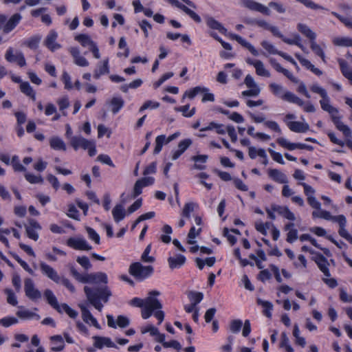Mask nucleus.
<instances>
[{
	"mask_svg": "<svg viewBox=\"0 0 352 352\" xmlns=\"http://www.w3.org/2000/svg\"><path fill=\"white\" fill-rule=\"evenodd\" d=\"M57 104L59 107V110L63 112V116H67L65 110L69 107V101L67 96H63L57 100Z\"/></svg>",
	"mask_w": 352,
	"mask_h": 352,
	"instance_id": "de8ad7c7",
	"label": "nucleus"
},
{
	"mask_svg": "<svg viewBox=\"0 0 352 352\" xmlns=\"http://www.w3.org/2000/svg\"><path fill=\"white\" fill-rule=\"evenodd\" d=\"M17 316H19L21 319H31L35 318L36 320L40 319V316L36 313H34L28 309H22L19 310L16 312Z\"/></svg>",
	"mask_w": 352,
	"mask_h": 352,
	"instance_id": "a19ab883",
	"label": "nucleus"
},
{
	"mask_svg": "<svg viewBox=\"0 0 352 352\" xmlns=\"http://www.w3.org/2000/svg\"><path fill=\"white\" fill-rule=\"evenodd\" d=\"M261 45L266 51L272 54H277L281 56V54L283 52L278 50L272 43L267 41H262Z\"/></svg>",
	"mask_w": 352,
	"mask_h": 352,
	"instance_id": "09e8293b",
	"label": "nucleus"
},
{
	"mask_svg": "<svg viewBox=\"0 0 352 352\" xmlns=\"http://www.w3.org/2000/svg\"><path fill=\"white\" fill-rule=\"evenodd\" d=\"M78 307L80 309L82 318L83 321L85 323L93 325L96 329H100V325L98 322L97 320L93 316L91 313L89 311L88 309V303L80 302L78 304Z\"/></svg>",
	"mask_w": 352,
	"mask_h": 352,
	"instance_id": "9b49d317",
	"label": "nucleus"
},
{
	"mask_svg": "<svg viewBox=\"0 0 352 352\" xmlns=\"http://www.w3.org/2000/svg\"><path fill=\"white\" fill-rule=\"evenodd\" d=\"M333 43L337 46L352 47V38L347 36L336 37L333 39Z\"/></svg>",
	"mask_w": 352,
	"mask_h": 352,
	"instance_id": "ea45409f",
	"label": "nucleus"
},
{
	"mask_svg": "<svg viewBox=\"0 0 352 352\" xmlns=\"http://www.w3.org/2000/svg\"><path fill=\"white\" fill-rule=\"evenodd\" d=\"M270 63L271 65L276 69V72L282 73L284 76H285L288 79H289L293 82H297V78L294 76V75L287 69L281 67V65L276 61V60L274 58H271L270 59Z\"/></svg>",
	"mask_w": 352,
	"mask_h": 352,
	"instance_id": "aec40b11",
	"label": "nucleus"
},
{
	"mask_svg": "<svg viewBox=\"0 0 352 352\" xmlns=\"http://www.w3.org/2000/svg\"><path fill=\"white\" fill-rule=\"evenodd\" d=\"M338 63L342 74L344 77L348 79L352 85V67H350L347 62L342 58H338Z\"/></svg>",
	"mask_w": 352,
	"mask_h": 352,
	"instance_id": "5701e85b",
	"label": "nucleus"
},
{
	"mask_svg": "<svg viewBox=\"0 0 352 352\" xmlns=\"http://www.w3.org/2000/svg\"><path fill=\"white\" fill-rule=\"evenodd\" d=\"M269 87L274 96L280 98L283 100L301 107L304 111L313 113L316 111L315 107L309 101L305 102L292 92L289 91H285L282 85L273 82L270 85Z\"/></svg>",
	"mask_w": 352,
	"mask_h": 352,
	"instance_id": "f03ea898",
	"label": "nucleus"
},
{
	"mask_svg": "<svg viewBox=\"0 0 352 352\" xmlns=\"http://www.w3.org/2000/svg\"><path fill=\"white\" fill-rule=\"evenodd\" d=\"M160 293L158 291H151L149 296L146 298L145 305L142 307V317L144 319L148 318L154 312L155 317L158 320V324H160L164 318V313L161 310L162 305L161 302L154 296H159Z\"/></svg>",
	"mask_w": 352,
	"mask_h": 352,
	"instance_id": "20e7f679",
	"label": "nucleus"
},
{
	"mask_svg": "<svg viewBox=\"0 0 352 352\" xmlns=\"http://www.w3.org/2000/svg\"><path fill=\"white\" fill-rule=\"evenodd\" d=\"M6 59L10 63H16L20 67H23L26 65V61L23 54L21 52H16L13 54L12 47H9L5 55Z\"/></svg>",
	"mask_w": 352,
	"mask_h": 352,
	"instance_id": "4468645a",
	"label": "nucleus"
},
{
	"mask_svg": "<svg viewBox=\"0 0 352 352\" xmlns=\"http://www.w3.org/2000/svg\"><path fill=\"white\" fill-rule=\"evenodd\" d=\"M69 52L74 58V63L80 67H87L89 65L88 60L80 55V50L76 47H72Z\"/></svg>",
	"mask_w": 352,
	"mask_h": 352,
	"instance_id": "f3484780",
	"label": "nucleus"
},
{
	"mask_svg": "<svg viewBox=\"0 0 352 352\" xmlns=\"http://www.w3.org/2000/svg\"><path fill=\"white\" fill-rule=\"evenodd\" d=\"M206 22L210 28L218 30L221 34L226 33V29L213 17L209 16H206Z\"/></svg>",
	"mask_w": 352,
	"mask_h": 352,
	"instance_id": "473e14b6",
	"label": "nucleus"
},
{
	"mask_svg": "<svg viewBox=\"0 0 352 352\" xmlns=\"http://www.w3.org/2000/svg\"><path fill=\"white\" fill-rule=\"evenodd\" d=\"M21 18V15L18 13L12 15L4 25L3 32L8 34L11 32L19 24Z\"/></svg>",
	"mask_w": 352,
	"mask_h": 352,
	"instance_id": "bb28decb",
	"label": "nucleus"
},
{
	"mask_svg": "<svg viewBox=\"0 0 352 352\" xmlns=\"http://www.w3.org/2000/svg\"><path fill=\"white\" fill-rule=\"evenodd\" d=\"M162 231L166 234H162L161 236V241L164 243H169L170 242L171 238L170 236H168V234H170L173 232L172 228L168 225H165L162 228Z\"/></svg>",
	"mask_w": 352,
	"mask_h": 352,
	"instance_id": "6e6d98bb",
	"label": "nucleus"
},
{
	"mask_svg": "<svg viewBox=\"0 0 352 352\" xmlns=\"http://www.w3.org/2000/svg\"><path fill=\"white\" fill-rule=\"evenodd\" d=\"M58 313H63V312H65L70 318H76L78 314V312L72 309L66 303H63L60 305V311H58Z\"/></svg>",
	"mask_w": 352,
	"mask_h": 352,
	"instance_id": "a18cd8bd",
	"label": "nucleus"
},
{
	"mask_svg": "<svg viewBox=\"0 0 352 352\" xmlns=\"http://www.w3.org/2000/svg\"><path fill=\"white\" fill-rule=\"evenodd\" d=\"M124 101L121 97H113L110 101L111 111L113 114L118 113L123 107Z\"/></svg>",
	"mask_w": 352,
	"mask_h": 352,
	"instance_id": "c9c22d12",
	"label": "nucleus"
},
{
	"mask_svg": "<svg viewBox=\"0 0 352 352\" xmlns=\"http://www.w3.org/2000/svg\"><path fill=\"white\" fill-rule=\"evenodd\" d=\"M331 14L338 19L346 28L352 29V19L342 16L336 12H331Z\"/></svg>",
	"mask_w": 352,
	"mask_h": 352,
	"instance_id": "e2e57ef3",
	"label": "nucleus"
},
{
	"mask_svg": "<svg viewBox=\"0 0 352 352\" xmlns=\"http://www.w3.org/2000/svg\"><path fill=\"white\" fill-rule=\"evenodd\" d=\"M20 89L22 93L25 94L26 96H29L30 98L32 99V100H36V93L32 89V87L30 86L29 82H23L20 84Z\"/></svg>",
	"mask_w": 352,
	"mask_h": 352,
	"instance_id": "4c0bfd02",
	"label": "nucleus"
},
{
	"mask_svg": "<svg viewBox=\"0 0 352 352\" xmlns=\"http://www.w3.org/2000/svg\"><path fill=\"white\" fill-rule=\"evenodd\" d=\"M208 156L207 155H194L191 157V160L194 161L195 163L193 166V168L197 170H204L206 169V166L202 164L207 162Z\"/></svg>",
	"mask_w": 352,
	"mask_h": 352,
	"instance_id": "f704fd0d",
	"label": "nucleus"
},
{
	"mask_svg": "<svg viewBox=\"0 0 352 352\" xmlns=\"http://www.w3.org/2000/svg\"><path fill=\"white\" fill-rule=\"evenodd\" d=\"M69 143L75 151L79 148L87 150L91 157L96 154V142L94 140L85 139L81 135H74L70 137Z\"/></svg>",
	"mask_w": 352,
	"mask_h": 352,
	"instance_id": "0eeeda50",
	"label": "nucleus"
},
{
	"mask_svg": "<svg viewBox=\"0 0 352 352\" xmlns=\"http://www.w3.org/2000/svg\"><path fill=\"white\" fill-rule=\"evenodd\" d=\"M159 107H160V103L158 102L147 100L140 107V111L142 112L147 109H157Z\"/></svg>",
	"mask_w": 352,
	"mask_h": 352,
	"instance_id": "69168bd1",
	"label": "nucleus"
},
{
	"mask_svg": "<svg viewBox=\"0 0 352 352\" xmlns=\"http://www.w3.org/2000/svg\"><path fill=\"white\" fill-rule=\"evenodd\" d=\"M75 40L80 43L82 47H88L89 50L96 44L89 35L85 34L76 35Z\"/></svg>",
	"mask_w": 352,
	"mask_h": 352,
	"instance_id": "c756f323",
	"label": "nucleus"
},
{
	"mask_svg": "<svg viewBox=\"0 0 352 352\" xmlns=\"http://www.w3.org/2000/svg\"><path fill=\"white\" fill-rule=\"evenodd\" d=\"M57 38V32L54 30H50L45 40V46L52 52H54L61 47V45L56 43Z\"/></svg>",
	"mask_w": 352,
	"mask_h": 352,
	"instance_id": "dca6fc26",
	"label": "nucleus"
},
{
	"mask_svg": "<svg viewBox=\"0 0 352 352\" xmlns=\"http://www.w3.org/2000/svg\"><path fill=\"white\" fill-rule=\"evenodd\" d=\"M297 29L302 34L309 39L310 43L316 40V34L307 25L300 23L297 25Z\"/></svg>",
	"mask_w": 352,
	"mask_h": 352,
	"instance_id": "7c9ffc66",
	"label": "nucleus"
},
{
	"mask_svg": "<svg viewBox=\"0 0 352 352\" xmlns=\"http://www.w3.org/2000/svg\"><path fill=\"white\" fill-rule=\"evenodd\" d=\"M254 68L257 75L264 77L270 76V73L265 68L262 61L260 60L256 62Z\"/></svg>",
	"mask_w": 352,
	"mask_h": 352,
	"instance_id": "8fccbe9b",
	"label": "nucleus"
},
{
	"mask_svg": "<svg viewBox=\"0 0 352 352\" xmlns=\"http://www.w3.org/2000/svg\"><path fill=\"white\" fill-rule=\"evenodd\" d=\"M39 268L42 274L56 284H62L71 292H75V287L69 279L58 274V272L45 262L39 263Z\"/></svg>",
	"mask_w": 352,
	"mask_h": 352,
	"instance_id": "39448f33",
	"label": "nucleus"
},
{
	"mask_svg": "<svg viewBox=\"0 0 352 352\" xmlns=\"http://www.w3.org/2000/svg\"><path fill=\"white\" fill-rule=\"evenodd\" d=\"M272 210L288 220L294 221L296 219L294 214L287 206L273 205Z\"/></svg>",
	"mask_w": 352,
	"mask_h": 352,
	"instance_id": "a878e982",
	"label": "nucleus"
},
{
	"mask_svg": "<svg viewBox=\"0 0 352 352\" xmlns=\"http://www.w3.org/2000/svg\"><path fill=\"white\" fill-rule=\"evenodd\" d=\"M25 179L30 184H42L43 179L41 175H35L30 173H26L24 175Z\"/></svg>",
	"mask_w": 352,
	"mask_h": 352,
	"instance_id": "603ef678",
	"label": "nucleus"
},
{
	"mask_svg": "<svg viewBox=\"0 0 352 352\" xmlns=\"http://www.w3.org/2000/svg\"><path fill=\"white\" fill-rule=\"evenodd\" d=\"M186 257L182 254H177L175 256H170L168 263L170 268L175 269L181 267L186 262Z\"/></svg>",
	"mask_w": 352,
	"mask_h": 352,
	"instance_id": "cd10ccee",
	"label": "nucleus"
},
{
	"mask_svg": "<svg viewBox=\"0 0 352 352\" xmlns=\"http://www.w3.org/2000/svg\"><path fill=\"white\" fill-rule=\"evenodd\" d=\"M268 176L274 182L280 184H287L288 179L285 173L276 168H269L267 170Z\"/></svg>",
	"mask_w": 352,
	"mask_h": 352,
	"instance_id": "a211bd4d",
	"label": "nucleus"
},
{
	"mask_svg": "<svg viewBox=\"0 0 352 352\" xmlns=\"http://www.w3.org/2000/svg\"><path fill=\"white\" fill-rule=\"evenodd\" d=\"M94 340V345L96 348L102 349L104 346H107L109 348H116V344L107 337H102V336H94L93 338Z\"/></svg>",
	"mask_w": 352,
	"mask_h": 352,
	"instance_id": "6ab92c4d",
	"label": "nucleus"
},
{
	"mask_svg": "<svg viewBox=\"0 0 352 352\" xmlns=\"http://www.w3.org/2000/svg\"><path fill=\"white\" fill-rule=\"evenodd\" d=\"M18 319L13 316H8L0 319V325L4 327H9L13 324H17Z\"/></svg>",
	"mask_w": 352,
	"mask_h": 352,
	"instance_id": "4d7b16f0",
	"label": "nucleus"
},
{
	"mask_svg": "<svg viewBox=\"0 0 352 352\" xmlns=\"http://www.w3.org/2000/svg\"><path fill=\"white\" fill-rule=\"evenodd\" d=\"M192 143V141L190 138L181 140L178 144L177 149L172 151V160H177L188 148Z\"/></svg>",
	"mask_w": 352,
	"mask_h": 352,
	"instance_id": "2eb2a0df",
	"label": "nucleus"
},
{
	"mask_svg": "<svg viewBox=\"0 0 352 352\" xmlns=\"http://www.w3.org/2000/svg\"><path fill=\"white\" fill-rule=\"evenodd\" d=\"M67 244L69 247L78 250H91L92 247L83 237H71Z\"/></svg>",
	"mask_w": 352,
	"mask_h": 352,
	"instance_id": "ddd939ff",
	"label": "nucleus"
},
{
	"mask_svg": "<svg viewBox=\"0 0 352 352\" xmlns=\"http://www.w3.org/2000/svg\"><path fill=\"white\" fill-rule=\"evenodd\" d=\"M153 271L154 269L151 265L144 266L140 262L131 263L129 268V274L138 280L148 278Z\"/></svg>",
	"mask_w": 352,
	"mask_h": 352,
	"instance_id": "6e6552de",
	"label": "nucleus"
},
{
	"mask_svg": "<svg viewBox=\"0 0 352 352\" xmlns=\"http://www.w3.org/2000/svg\"><path fill=\"white\" fill-rule=\"evenodd\" d=\"M43 295L48 304L57 311H60V305L58 302L53 292L51 289H47L44 291Z\"/></svg>",
	"mask_w": 352,
	"mask_h": 352,
	"instance_id": "393cba45",
	"label": "nucleus"
},
{
	"mask_svg": "<svg viewBox=\"0 0 352 352\" xmlns=\"http://www.w3.org/2000/svg\"><path fill=\"white\" fill-rule=\"evenodd\" d=\"M242 326H243V322H242L241 320H239V319L233 320L230 322V329L232 333H237L240 331Z\"/></svg>",
	"mask_w": 352,
	"mask_h": 352,
	"instance_id": "052dcab7",
	"label": "nucleus"
},
{
	"mask_svg": "<svg viewBox=\"0 0 352 352\" xmlns=\"http://www.w3.org/2000/svg\"><path fill=\"white\" fill-rule=\"evenodd\" d=\"M24 292L25 296L32 301L41 298V292L36 287L33 280L30 278L24 280Z\"/></svg>",
	"mask_w": 352,
	"mask_h": 352,
	"instance_id": "1a4fd4ad",
	"label": "nucleus"
},
{
	"mask_svg": "<svg viewBox=\"0 0 352 352\" xmlns=\"http://www.w3.org/2000/svg\"><path fill=\"white\" fill-rule=\"evenodd\" d=\"M309 88L312 92L318 94L321 96L322 99L320 100L321 108L330 114L336 129H338L344 125L341 121L340 116L338 115V109L330 104V98L328 96L327 91L316 83L311 85Z\"/></svg>",
	"mask_w": 352,
	"mask_h": 352,
	"instance_id": "f257e3e1",
	"label": "nucleus"
},
{
	"mask_svg": "<svg viewBox=\"0 0 352 352\" xmlns=\"http://www.w3.org/2000/svg\"><path fill=\"white\" fill-rule=\"evenodd\" d=\"M84 292L87 296L88 302L96 308L98 311H102L103 304L109 301V297L112 295L111 290L107 286L100 287H90L85 286Z\"/></svg>",
	"mask_w": 352,
	"mask_h": 352,
	"instance_id": "7ed1b4c3",
	"label": "nucleus"
},
{
	"mask_svg": "<svg viewBox=\"0 0 352 352\" xmlns=\"http://www.w3.org/2000/svg\"><path fill=\"white\" fill-rule=\"evenodd\" d=\"M257 303L264 308V315L270 318L272 317V310L273 309L272 304L269 301L263 300L261 299H258Z\"/></svg>",
	"mask_w": 352,
	"mask_h": 352,
	"instance_id": "79ce46f5",
	"label": "nucleus"
},
{
	"mask_svg": "<svg viewBox=\"0 0 352 352\" xmlns=\"http://www.w3.org/2000/svg\"><path fill=\"white\" fill-rule=\"evenodd\" d=\"M239 4L252 11H256L267 16L270 15V10L267 7L254 0H240Z\"/></svg>",
	"mask_w": 352,
	"mask_h": 352,
	"instance_id": "9d476101",
	"label": "nucleus"
},
{
	"mask_svg": "<svg viewBox=\"0 0 352 352\" xmlns=\"http://www.w3.org/2000/svg\"><path fill=\"white\" fill-rule=\"evenodd\" d=\"M230 36L232 39L236 41L243 47L247 48L254 56L258 55V52L255 49V47L241 36L235 34H231Z\"/></svg>",
	"mask_w": 352,
	"mask_h": 352,
	"instance_id": "b1692460",
	"label": "nucleus"
},
{
	"mask_svg": "<svg viewBox=\"0 0 352 352\" xmlns=\"http://www.w3.org/2000/svg\"><path fill=\"white\" fill-rule=\"evenodd\" d=\"M109 60L107 58L102 63V64H98V67L94 70V78L95 79H99L102 75L109 74Z\"/></svg>",
	"mask_w": 352,
	"mask_h": 352,
	"instance_id": "72a5a7b5",
	"label": "nucleus"
},
{
	"mask_svg": "<svg viewBox=\"0 0 352 352\" xmlns=\"http://www.w3.org/2000/svg\"><path fill=\"white\" fill-rule=\"evenodd\" d=\"M5 294L7 295V302L12 306H16L18 303L16 297L11 289H6Z\"/></svg>",
	"mask_w": 352,
	"mask_h": 352,
	"instance_id": "13d9d810",
	"label": "nucleus"
},
{
	"mask_svg": "<svg viewBox=\"0 0 352 352\" xmlns=\"http://www.w3.org/2000/svg\"><path fill=\"white\" fill-rule=\"evenodd\" d=\"M112 215L116 223L120 222L124 219L126 211L123 204H117L112 210Z\"/></svg>",
	"mask_w": 352,
	"mask_h": 352,
	"instance_id": "2f4dec72",
	"label": "nucleus"
},
{
	"mask_svg": "<svg viewBox=\"0 0 352 352\" xmlns=\"http://www.w3.org/2000/svg\"><path fill=\"white\" fill-rule=\"evenodd\" d=\"M76 261L79 263L82 267H83L85 270H88L91 268L92 265L90 263V261L88 257L83 256H78L76 258Z\"/></svg>",
	"mask_w": 352,
	"mask_h": 352,
	"instance_id": "680f3d73",
	"label": "nucleus"
},
{
	"mask_svg": "<svg viewBox=\"0 0 352 352\" xmlns=\"http://www.w3.org/2000/svg\"><path fill=\"white\" fill-rule=\"evenodd\" d=\"M49 142L50 147L55 151H65L67 149L65 143L58 136H53L50 138Z\"/></svg>",
	"mask_w": 352,
	"mask_h": 352,
	"instance_id": "c85d7f7f",
	"label": "nucleus"
},
{
	"mask_svg": "<svg viewBox=\"0 0 352 352\" xmlns=\"http://www.w3.org/2000/svg\"><path fill=\"white\" fill-rule=\"evenodd\" d=\"M276 142L278 145L280 146L289 150V151H293L295 149H307L308 151H312L314 149V147L311 145H307L302 143H292L289 142L286 138H278L276 140Z\"/></svg>",
	"mask_w": 352,
	"mask_h": 352,
	"instance_id": "f8f14e48",
	"label": "nucleus"
},
{
	"mask_svg": "<svg viewBox=\"0 0 352 352\" xmlns=\"http://www.w3.org/2000/svg\"><path fill=\"white\" fill-rule=\"evenodd\" d=\"M72 276L79 282L91 284H107V275L104 272H94L91 274H80L73 266L70 268Z\"/></svg>",
	"mask_w": 352,
	"mask_h": 352,
	"instance_id": "423d86ee",
	"label": "nucleus"
},
{
	"mask_svg": "<svg viewBox=\"0 0 352 352\" xmlns=\"http://www.w3.org/2000/svg\"><path fill=\"white\" fill-rule=\"evenodd\" d=\"M189 109H190V105L186 104V105L177 107L175 109V110L177 111L182 112V114L184 116L190 118V117H192L195 113V108L193 107L190 111H189Z\"/></svg>",
	"mask_w": 352,
	"mask_h": 352,
	"instance_id": "5fc2aeb1",
	"label": "nucleus"
},
{
	"mask_svg": "<svg viewBox=\"0 0 352 352\" xmlns=\"http://www.w3.org/2000/svg\"><path fill=\"white\" fill-rule=\"evenodd\" d=\"M87 232L89 238L94 241L96 244H100V236L98 234L91 228H87Z\"/></svg>",
	"mask_w": 352,
	"mask_h": 352,
	"instance_id": "338daca9",
	"label": "nucleus"
},
{
	"mask_svg": "<svg viewBox=\"0 0 352 352\" xmlns=\"http://www.w3.org/2000/svg\"><path fill=\"white\" fill-rule=\"evenodd\" d=\"M51 340L54 344L53 346H52L51 350L53 351H62L64 347V340L61 336H53L51 337Z\"/></svg>",
	"mask_w": 352,
	"mask_h": 352,
	"instance_id": "e433bc0d",
	"label": "nucleus"
},
{
	"mask_svg": "<svg viewBox=\"0 0 352 352\" xmlns=\"http://www.w3.org/2000/svg\"><path fill=\"white\" fill-rule=\"evenodd\" d=\"M151 251V244H149L146 246L144 251L143 252L141 259L144 263H152L155 261V258L152 256H149V253Z\"/></svg>",
	"mask_w": 352,
	"mask_h": 352,
	"instance_id": "864d4df0",
	"label": "nucleus"
},
{
	"mask_svg": "<svg viewBox=\"0 0 352 352\" xmlns=\"http://www.w3.org/2000/svg\"><path fill=\"white\" fill-rule=\"evenodd\" d=\"M188 297L191 303L197 307V305L202 300L204 294L201 292H190L188 294Z\"/></svg>",
	"mask_w": 352,
	"mask_h": 352,
	"instance_id": "37998d69",
	"label": "nucleus"
},
{
	"mask_svg": "<svg viewBox=\"0 0 352 352\" xmlns=\"http://www.w3.org/2000/svg\"><path fill=\"white\" fill-rule=\"evenodd\" d=\"M287 127L295 133H305L309 129V126L307 122L298 121L287 122Z\"/></svg>",
	"mask_w": 352,
	"mask_h": 352,
	"instance_id": "412c9836",
	"label": "nucleus"
},
{
	"mask_svg": "<svg viewBox=\"0 0 352 352\" xmlns=\"http://www.w3.org/2000/svg\"><path fill=\"white\" fill-rule=\"evenodd\" d=\"M269 6L270 8H274L278 13L280 14H283L286 11V9L284 7V6L282 3L276 1H270L269 3Z\"/></svg>",
	"mask_w": 352,
	"mask_h": 352,
	"instance_id": "774afa93",
	"label": "nucleus"
},
{
	"mask_svg": "<svg viewBox=\"0 0 352 352\" xmlns=\"http://www.w3.org/2000/svg\"><path fill=\"white\" fill-rule=\"evenodd\" d=\"M310 47L315 54L320 57L324 63H326L324 53L321 47L316 43V40L310 43Z\"/></svg>",
	"mask_w": 352,
	"mask_h": 352,
	"instance_id": "c03bdc74",
	"label": "nucleus"
},
{
	"mask_svg": "<svg viewBox=\"0 0 352 352\" xmlns=\"http://www.w3.org/2000/svg\"><path fill=\"white\" fill-rule=\"evenodd\" d=\"M10 164L12 165L13 170L15 172L26 171L25 167L21 164L19 158L17 155H14L12 157Z\"/></svg>",
	"mask_w": 352,
	"mask_h": 352,
	"instance_id": "49530a36",
	"label": "nucleus"
},
{
	"mask_svg": "<svg viewBox=\"0 0 352 352\" xmlns=\"http://www.w3.org/2000/svg\"><path fill=\"white\" fill-rule=\"evenodd\" d=\"M182 11L184 12L187 15H188L196 23H199L201 22V17L194 11L188 8L186 6H185Z\"/></svg>",
	"mask_w": 352,
	"mask_h": 352,
	"instance_id": "0e129e2a",
	"label": "nucleus"
},
{
	"mask_svg": "<svg viewBox=\"0 0 352 352\" xmlns=\"http://www.w3.org/2000/svg\"><path fill=\"white\" fill-rule=\"evenodd\" d=\"M264 126L268 128L270 130L274 131L278 134L282 133V131L278 125V124L272 120H267L264 122Z\"/></svg>",
	"mask_w": 352,
	"mask_h": 352,
	"instance_id": "bf43d9fd",
	"label": "nucleus"
},
{
	"mask_svg": "<svg viewBox=\"0 0 352 352\" xmlns=\"http://www.w3.org/2000/svg\"><path fill=\"white\" fill-rule=\"evenodd\" d=\"M164 144H167L166 137L165 135H160L156 137L155 141L154 154H158L162 149Z\"/></svg>",
	"mask_w": 352,
	"mask_h": 352,
	"instance_id": "58836bf2",
	"label": "nucleus"
},
{
	"mask_svg": "<svg viewBox=\"0 0 352 352\" xmlns=\"http://www.w3.org/2000/svg\"><path fill=\"white\" fill-rule=\"evenodd\" d=\"M315 261L324 275L327 277H329L331 274L329 270V264L327 259L323 255L319 254L316 256Z\"/></svg>",
	"mask_w": 352,
	"mask_h": 352,
	"instance_id": "4be33fe9",
	"label": "nucleus"
},
{
	"mask_svg": "<svg viewBox=\"0 0 352 352\" xmlns=\"http://www.w3.org/2000/svg\"><path fill=\"white\" fill-rule=\"evenodd\" d=\"M198 205L193 202L187 203L184 205L182 210V215L186 218H190V213L194 211L195 208H197Z\"/></svg>",
	"mask_w": 352,
	"mask_h": 352,
	"instance_id": "3c124183",
	"label": "nucleus"
}]
</instances>
